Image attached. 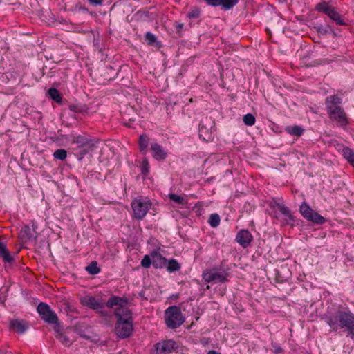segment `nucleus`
Instances as JSON below:
<instances>
[{
  "label": "nucleus",
  "instance_id": "1",
  "mask_svg": "<svg viewBox=\"0 0 354 354\" xmlns=\"http://www.w3.org/2000/svg\"><path fill=\"white\" fill-rule=\"evenodd\" d=\"M106 306L114 310L117 317L116 335L120 338L130 336L133 332V321L127 301L121 297L112 296L108 300Z\"/></svg>",
  "mask_w": 354,
  "mask_h": 354
},
{
  "label": "nucleus",
  "instance_id": "2",
  "mask_svg": "<svg viewBox=\"0 0 354 354\" xmlns=\"http://www.w3.org/2000/svg\"><path fill=\"white\" fill-rule=\"evenodd\" d=\"M165 319L166 325L171 329L179 327L185 322L180 308L176 306H170L166 309Z\"/></svg>",
  "mask_w": 354,
  "mask_h": 354
},
{
  "label": "nucleus",
  "instance_id": "3",
  "mask_svg": "<svg viewBox=\"0 0 354 354\" xmlns=\"http://www.w3.org/2000/svg\"><path fill=\"white\" fill-rule=\"evenodd\" d=\"M151 206V203L147 198H136L131 203L133 217L136 219H142Z\"/></svg>",
  "mask_w": 354,
  "mask_h": 354
},
{
  "label": "nucleus",
  "instance_id": "4",
  "mask_svg": "<svg viewBox=\"0 0 354 354\" xmlns=\"http://www.w3.org/2000/svg\"><path fill=\"white\" fill-rule=\"evenodd\" d=\"M301 214L308 221L315 224L321 225L325 223L326 219L314 211L306 203H302L299 207Z\"/></svg>",
  "mask_w": 354,
  "mask_h": 354
},
{
  "label": "nucleus",
  "instance_id": "5",
  "mask_svg": "<svg viewBox=\"0 0 354 354\" xmlns=\"http://www.w3.org/2000/svg\"><path fill=\"white\" fill-rule=\"evenodd\" d=\"M316 10L322 12L328 15L331 19L335 21L337 24H344L343 20L341 19L339 15L335 10L334 8L328 4L327 2H321L316 5Z\"/></svg>",
  "mask_w": 354,
  "mask_h": 354
},
{
  "label": "nucleus",
  "instance_id": "6",
  "mask_svg": "<svg viewBox=\"0 0 354 354\" xmlns=\"http://www.w3.org/2000/svg\"><path fill=\"white\" fill-rule=\"evenodd\" d=\"M228 274L225 271L216 270H205L203 273V279L207 283H223L227 280Z\"/></svg>",
  "mask_w": 354,
  "mask_h": 354
},
{
  "label": "nucleus",
  "instance_id": "7",
  "mask_svg": "<svg viewBox=\"0 0 354 354\" xmlns=\"http://www.w3.org/2000/svg\"><path fill=\"white\" fill-rule=\"evenodd\" d=\"M37 310L45 322L51 324H55L57 322V316L48 304L42 302L40 303L37 308Z\"/></svg>",
  "mask_w": 354,
  "mask_h": 354
},
{
  "label": "nucleus",
  "instance_id": "8",
  "mask_svg": "<svg viewBox=\"0 0 354 354\" xmlns=\"http://www.w3.org/2000/svg\"><path fill=\"white\" fill-rule=\"evenodd\" d=\"M342 319V329H346L348 335L354 339V314L350 310H344Z\"/></svg>",
  "mask_w": 354,
  "mask_h": 354
},
{
  "label": "nucleus",
  "instance_id": "9",
  "mask_svg": "<svg viewBox=\"0 0 354 354\" xmlns=\"http://www.w3.org/2000/svg\"><path fill=\"white\" fill-rule=\"evenodd\" d=\"M343 313L344 310H338L334 314L328 313L326 315L325 320L333 330L337 331L342 329Z\"/></svg>",
  "mask_w": 354,
  "mask_h": 354
},
{
  "label": "nucleus",
  "instance_id": "10",
  "mask_svg": "<svg viewBox=\"0 0 354 354\" xmlns=\"http://www.w3.org/2000/svg\"><path fill=\"white\" fill-rule=\"evenodd\" d=\"M156 354H169L176 348V343L172 339L162 340L155 346Z\"/></svg>",
  "mask_w": 354,
  "mask_h": 354
},
{
  "label": "nucleus",
  "instance_id": "11",
  "mask_svg": "<svg viewBox=\"0 0 354 354\" xmlns=\"http://www.w3.org/2000/svg\"><path fill=\"white\" fill-rule=\"evenodd\" d=\"M81 304L93 310H99L103 308L104 303L95 297L87 295L80 298Z\"/></svg>",
  "mask_w": 354,
  "mask_h": 354
},
{
  "label": "nucleus",
  "instance_id": "12",
  "mask_svg": "<svg viewBox=\"0 0 354 354\" xmlns=\"http://www.w3.org/2000/svg\"><path fill=\"white\" fill-rule=\"evenodd\" d=\"M329 117L331 120L337 122V123L342 127L346 126L347 124V118L344 111L340 107H335L328 111Z\"/></svg>",
  "mask_w": 354,
  "mask_h": 354
},
{
  "label": "nucleus",
  "instance_id": "13",
  "mask_svg": "<svg viewBox=\"0 0 354 354\" xmlns=\"http://www.w3.org/2000/svg\"><path fill=\"white\" fill-rule=\"evenodd\" d=\"M252 240V236L247 230H240L236 236V241L243 248L248 247Z\"/></svg>",
  "mask_w": 354,
  "mask_h": 354
},
{
  "label": "nucleus",
  "instance_id": "14",
  "mask_svg": "<svg viewBox=\"0 0 354 354\" xmlns=\"http://www.w3.org/2000/svg\"><path fill=\"white\" fill-rule=\"evenodd\" d=\"M151 149L153 157L157 160H165L167 156V151L156 142L151 144Z\"/></svg>",
  "mask_w": 354,
  "mask_h": 354
},
{
  "label": "nucleus",
  "instance_id": "15",
  "mask_svg": "<svg viewBox=\"0 0 354 354\" xmlns=\"http://www.w3.org/2000/svg\"><path fill=\"white\" fill-rule=\"evenodd\" d=\"M207 4L213 6H222L225 10H230L239 2V0H205Z\"/></svg>",
  "mask_w": 354,
  "mask_h": 354
},
{
  "label": "nucleus",
  "instance_id": "16",
  "mask_svg": "<svg viewBox=\"0 0 354 354\" xmlns=\"http://www.w3.org/2000/svg\"><path fill=\"white\" fill-rule=\"evenodd\" d=\"M10 326L14 330L19 333H24L28 328V324L26 322L19 319L11 321Z\"/></svg>",
  "mask_w": 354,
  "mask_h": 354
},
{
  "label": "nucleus",
  "instance_id": "17",
  "mask_svg": "<svg viewBox=\"0 0 354 354\" xmlns=\"http://www.w3.org/2000/svg\"><path fill=\"white\" fill-rule=\"evenodd\" d=\"M152 264L156 268H162L166 264V259L158 252L151 253Z\"/></svg>",
  "mask_w": 354,
  "mask_h": 354
},
{
  "label": "nucleus",
  "instance_id": "18",
  "mask_svg": "<svg viewBox=\"0 0 354 354\" xmlns=\"http://www.w3.org/2000/svg\"><path fill=\"white\" fill-rule=\"evenodd\" d=\"M341 103V100L339 97L335 95L329 96L326 98V104L327 111L335 109V107H339L337 104Z\"/></svg>",
  "mask_w": 354,
  "mask_h": 354
},
{
  "label": "nucleus",
  "instance_id": "19",
  "mask_svg": "<svg viewBox=\"0 0 354 354\" xmlns=\"http://www.w3.org/2000/svg\"><path fill=\"white\" fill-rule=\"evenodd\" d=\"M0 257L3 259L5 263H11L13 260L12 257L8 251L4 243L0 241Z\"/></svg>",
  "mask_w": 354,
  "mask_h": 354
},
{
  "label": "nucleus",
  "instance_id": "20",
  "mask_svg": "<svg viewBox=\"0 0 354 354\" xmlns=\"http://www.w3.org/2000/svg\"><path fill=\"white\" fill-rule=\"evenodd\" d=\"M149 139L146 135H141L139 138L140 150L143 154L147 152Z\"/></svg>",
  "mask_w": 354,
  "mask_h": 354
},
{
  "label": "nucleus",
  "instance_id": "21",
  "mask_svg": "<svg viewBox=\"0 0 354 354\" xmlns=\"http://www.w3.org/2000/svg\"><path fill=\"white\" fill-rule=\"evenodd\" d=\"M71 141L72 143L77 144L79 147H84L88 143L87 139L82 136L72 135L71 136Z\"/></svg>",
  "mask_w": 354,
  "mask_h": 354
},
{
  "label": "nucleus",
  "instance_id": "22",
  "mask_svg": "<svg viewBox=\"0 0 354 354\" xmlns=\"http://www.w3.org/2000/svg\"><path fill=\"white\" fill-rule=\"evenodd\" d=\"M343 156L354 167V150L348 147L344 148Z\"/></svg>",
  "mask_w": 354,
  "mask_h": 354
},
{
  "label": "nucleus",
  "instance_id": "23",
  "mask_svg": "<svg viewBox=\"0 0 354 354\" xmlns=\"http://www.w3.org/2000/svg\"><path fill=\"white\" fill-rule=\"evenodd\" d=\"M168 197L171 201H173L177 204L185 205L187 203V201L182 196L176 195L175 194H169Z\"/></svg>",
  "mask_w": 354,
  "mask_h": 354
},
{
  "label": "nucleus",
  "instance_id": "24",
  "mask_svg": "<svg viewBox=\"0 0 354 354\" xmlns=\"http://www.w3.org/2000/svg\"><path fill=\"white\" fill-rule=\"evenodd\" d=\"M286 131L290 135L299 136L303 133L304 129L299 126H292L288 127Z\"/></svg>",
  "mask_w": 354,
  "mask_h": 354
},
{
  "label": "nucleus",
  "instance_id": "25",
  "mask_svg": "<svg viewBox=\"0 0 354 354\" xmlns=\"http://www.w3.org/2000/svg\"><path fill=\"white\" fill-rule=\"evenodd\" d=\"M50 97L56 102L60 103L62 102V97L59 91L55 88H50L48 91Z\"/></svg>",
  "mask_w": 354,
  "mask_h": 354
},
{
  "label": "nucleus",
  "instance_id": "26",
  "mask_svg": "<svg viewBox=\"0 0 354 354\" xmlns=\"http://www.w3.org/2000/svg\"><path fill=\"white\" fill-rule=\"evenodd\" d=\"M87 272L91 274H98L100 271L97 267V263L95 261L91 262L86 268Z\"/></svg>",
  "mask_w": 354,
  "mask_h": 354
},
{
  "label": "nucleus",
  "instance_id": "27",
  "mask_svg": "<svg viewBox=\"0 0 354 354\" xmlns=\"http://www.w3.org/2000/svg\"><path fill=\"white\" fill-rule=\"evenodd\" d=\"M243 120L244 124L247 126H252L255 124L256 122L255 117L251 113L245 115L243 116Z\"/></svg>",
  "mask_w": 354,
  "mask_h": 354
},
{
  "label": "nucleus",
  "instance_id": "28",
  "mask_svg": "<svg viewBox=\"0 0 354 354\" xmlns=\"http://www.w3.org/2000/svg\"><path fill=\"white\" fill-rule=\"evenodd\" d=\"M208 222H209V224L212 227H216L218 226V225L220 223V217L217 214H212L210 215Z\"/></svg>",
  "mask_w": 354,
  "mask_h": 354
},
{
  "label": "nucleus",
  "instance_id": "29",
  "mask_svg": "<svg viewBox=\"0 0 354 354\" xmlns=\"http://www.w3.org/2000/svg\"><path fill=\"white\" fill-rule=\"evenodd\" d=\"M180 268L179 263L174 259L170 260L167 263V270L171 272L178 270Z\"/></svg>",
  "mask_w": 354,
  "mask_h": 354
},
{
  "label": "nucleus",
  "instance_id": "30",
  "mask_svg": "<svg viewBox=\"0 0 354 354\" xmlns=\"http://www.w3.org/2000/svg\"><path fill=\"white\" fill-rule=\"evenodd\" d=\"M67 156L66 151L65 149H57L54 153L53 156L55 159L64 160L66 159Z\"/></svg>",
  "mask_w": 354,
  "mask_h": 354
},
{
  "label": "nucleus",
  "instance_id": "31",
  "mask_svg": "<svg viewBox=\"0 0 354 354\" xmlns=\"http://www.w3.org/2000/svg\"><path fill=\"white\" fill-rule=\"evenodd\" d=\"M141 172L142 174L147 175L149 172V164L147 159H144L142 162L141 166Z\"/></svg>",
  "mask_w": 354,
  "mask_h": 354
},
{
  "label": "nucleus",
  "instance_id": "32",
  "mask_svg": "<svg viewBox=\"0 0 354 354\" xmlns=\"http://www.w3.org/2000/svg\"><path fill=\"white\" fill-rule=\"evenodd\" d=\"M152 263V260L151 255H145L141 261V266L144 268H149L150 265Z\"/></svg>",
  "mask_w": 354,
  "mask_h": 354
},
{
  "label": "nucleus",
  "instance_id": "33",
  "mask_svg": "<svg viewBox=\"0 0 354 354\" xmlns=\"http://www.w3.org/2000/svg\"><path fill=\"white\" fill-rule=\"evenodd\" d=\"M145 38L149 45H153L156 41V36L151 32H147L145 35Z\"/></svg>",
  "mask_w": 354,
  "mask_h": 354
},
{
  "label": "nucleus",
  "instance_id": "34",
  "mask_svg": "<svg viewBox=\"0 0 354 354\" xmlns=\"http://www.w3.org/2000/svg\"><path fill=\"white\" fill-rule=\"evenodd\" d=\"M199 15H200V11L197 8L192 9L187 14V17L190 19L198 18L199 17Z\"/></svg>",
  "mask_w": 354,
  "mask_h": 354
},
{
  "label": "nucleus",
  "instance_id": "35",
  "mask_svg": "<svg viewBox=\"0 0 354 354\" xmlns=\"http://www.w3.org/2000/svg\"><path fill=\"white\" fill-rule=\"evenodd\" d=\"M279 209L283 215H285L286 216H287L290 218H292V216H291L290 210L288 209V207L283 205V206H280Z\"/></svg>",
  "mask_w": 354,
  "mask_h": 354
},
{
  "label": "nucleus",
  "instance_id": "36",
  "mask_svg": "<svg viewBox=\"0 0 354 354\" xmlns=\"http://www.w3.org/2000/svg\"><path fill=\"white\" fill-rule=\"evenodd\" d=\"M60 340L66 346H68L71 344L69 340L67 339L66 337L64 336L60 337Z\"/></svg>",
  "mask_w": 354,
  "mask_h": 354
},
{
  "label": "nucleus",
  "instance_id": "37",
  "mask_svg": "<svg viewBox=\"0 0 354 354\" xmlns=\"http://www.w3.org/2000/svg\"><path fill=\"white\" fill-rule=\"evenodd\" d=\"M88 1L91 3H93V4H101L102 2V0H88Z\"/></svg>",
  "mask_w": 354,
  "mask_h": 354
},
{
  "label": "nucleus",
  "instance_id": "38",
  "mask_svg": "<svg viewBox=\"0 0 354 354\" xmlns=\"http://www.w3.org/2000/svg\"><path fill=\"white\" fill-rule=\"evenodd\" d=\"M207 354H220V353H218L216 351L212 350V351H209Z\"/></svg>",
  "mask_w": 354,
  "mask_h": 354
}]
</instances>
